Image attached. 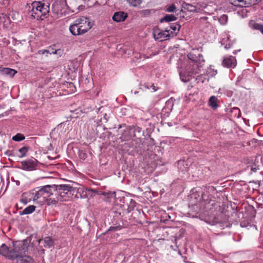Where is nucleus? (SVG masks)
<instances>
[{
    "label": "nucleus",
    "mask_w": 263,
    "mask_h": 263,
    "mask_svg": "<svg viewBox=\"0 0 263 263\" xmlns=\"http://www.w3.org/2000/svg\"><path fill=\"white\" fill-rule=\"evenodd\" d=\"M187 58L183 70L180 72V79L184 82L189 81L194 74L199 72V64L204 62L201 54L197 55L194 52L189 53Z\"/></svg>",
    "instance_id": "f257e3e1"
},
{
    "label": "nucleus",
    "mask_w": 263,
    "mask_h": 263,
    "mask_svg": "<svg viewBox=\"0 0 263 263\" xmlns=\"http://www.w3.org/2000/svg\"><path fill=\"white\" fill-rule=\"evenodd\" d=\"M28 243L27 239L13 242L12 247H8L4 243L0 247V254L10 259H18L28 251Z\"/></svg>",
    "instance_id": "f03ea898"
},
{
    "label": "nucleus",
    "mask_w": 263,
    "mask_h": 263,
    "mask_svg": "<svg viewBox=\"0 0 263 263\" xmlns=\"http://www.w3.org/2000/svg\"><path fill=\"white\" fill-rule=\"evenodd\" d=\"M26 8L31 16L36 20H44L47 17L49 12V5L40 1L27 4Z\"/></svg>",
    "instance_id": "7ed1b4c3"
},
{
    "label": "nucleus",
    "mask_w": 263,
    "mask_h": 263,
    "mask_svg": "<svg viewBox=\"0 0 263 263\" xmlns=\"http://www.w3.org/2000/svg\"><path fill=\"white\" fill-rule=\"evenodd\" d=\"M91 27L89 18L82 16L74 21L69 26V31L73 35H81L87 32Z\"/></svg>",
    "instance_id": "20e7f679"
},
{
    "label": "nucleus",
    "mask_w": 263,
    "mask_h": 263,
    "mask_svg": "<svg viewBox=\"0 0 263 263\" xmlns=\"http://www.w3.org/2000/svg\"><path fill=\"white\" fill-rule=\"evenodd\" d=\"M74 189L69 185H61L59 188L53 190L54 198L49 199L50 203L56 204L59 201H66L71 198Z\"/></svg>",
    "instance_id": "39448f33"
},
{
    "label": "nucleus",
    "mask_w": 263,
    "mask_h": 263,
    "mask_svg": "<svg viewBox=\"0 0 263 263\" xmlns=\"http://www.w3.org/2000/svg\"><path fill=\"white\" fill-rule=\"evenodd\" d=\"M54 188L50 185H46L40 189L35 193V195L33 198V200L41 199L40 202H47L48 205L54 204L50 203L49 199L54 198Z\"/></svg>",
    "instance_id": "423d86ee"
},
{
    "label": "nucleus",
    "mask_w": 263,
    "mask_h": 263,
    "mask_svg": "<svg viewBox=\"0 0 263 263\" xmlns=\"http://www.w3.org/2000/svg\"><path fill=\"white\" fill-rule=\"evenodd\" d=\"M153 34L155 39L159 41H162L167 37L174 36L173 31H171V30L168 28H166L165 30H161L158 28H155L153 30Z\"/></svg>",
    "instance_id": "0eeeda50"
},
{
    "label": "nucleus",
    "mask_w": 263,
    "mask_h": 263,
    "mask_svg": "<svg viewBox=\"0 0 263 263\" xmlns=\"http://www.w3.org/2000/svg\"><path fill=\"white\" fill-rule=\"evenodd\" d=\"M39 163V161L36 159L31 158L21 161V165L19 168L26 171H32L37 168Z\"/></svg>",
    "instance_id": "6e6552de"
},
{
    "label": "nucleus",
    "mask_w": 263,
    "mask_h": 263,
    "mask_svg": "<svg viewBox=\"0 0 263 263\" xmlns=\"http://www.w3.org/2000/svg\"><path fill=\"white\" fill-rule=\"evenodd\" d=\"M222 65L227 68H234L236 65V60L232 56L224 58Z\"/></svg>",
    "instance_id": "1a4fd4ad"
},
{
    "label": "nucleus",
    "mask_w": 263,
    "mask_h": 263,
    "mask_svg": "<svg viewBox=\"0 0 263 263\" xmlns=\"http://www.w3.org/2000/svg\"><path fill=\"white\" fill-rule=\"evenodd\" d=\"M127 17V13L122 11H119L115 13L112 18L115 22H120L124 21Z\"/></svg>",
    "instance_id": "9d476101"
},
{
    "label": "nucleus",
    "mask_w": 263,
    "mask_h": 263,
    "mask_svg": "<svg viewBox=\"0 0 263 263\" xmlns=\"http://www.w3.org/2000/svg\"><path fill=\"white\" fill-rule=\"evenodd\" d=\"M0 73L2 75L9 76L12 77L15 75L16 71L13 69L9 68H1Z\"/></svg>",
    "instance_id": "9b49d317"
},
{
    "label": "nucleus",
    "mask_w": 263,
    "mask_h": 263,
    "mask_svg": "<svg viewBox=\"0 0 263 263\" xmlns=\"http://www.w3.org/2000/svg\"><path fill=\"white\" fill-rule=\"evenodd\" d=\"M44 247L47 248H50L54 246V240L50 237L47 236L45 237L44 239Z\"/></svg>",
    "instance_id": "f8f14e48"
},
{
    "label": "nucleus",
    "mask_w": 263,
    "mask_h": 263,
    "mask_svg": "<svg viewBox=\"0 0 263 263\" xmlns=\"http://www.w3.org/2000/svg\"><path fill=\"white\" fill-rule=\"evenodd\" d=\"M250 26L253 29L258 30L263 34V25L251 21L249 23Z\"/></svg>",
    "instance_id": "ddd939ff"
},
{
    "label": "nucleus",
    "mask_w": 263,
    "mask_h": 263,
    "mask_svg": "<svg viewBox=\"0 0 263 263\" xmlns=\"http://www.w3.org/2000/svg\"><path fill=\"white\" fill-rule=\"evenodd\" d=\"M210 106L214 109L217 108V99L214 97L212 96L210 97L209 101Z\"/></svg>",
    "instance_id": "4468645a"
},
{
    "label": "nucleus",
    "mask_w": 263,
    "mask_h": 263,
    "mask_svg": "<svg viewBox=\"0 0 263 263\" xmlns=\"http://www.w3.org/2000/svg\"><path fill=\"white\" fill-rule=\"evenodd\" d=\"M36 207L34 205H31L27 207H26L25 209H24L22 212V214L23 215H27L30 214L33 212L35 211Z\"/></svg>",
    "instance_id": "2eb2a0df"
},
{
    "label": "nucleus",
    "mask_w": 263,
    "mask_h": 263,
    "mask_svg": "<svg viewBox=\"0 0 263 263\" xmlns=\"http://www.w3.org/2000/svg\"><path fill=\"white\" fill-rule=\"evenodd\" d=\"M177 17L174 14H166L161 19V22H171L176 20Z\"/></svg>",
    "instance_id": "dca6fc26"
},
{
    "label": "nucleus",
    "mask_w": 263,
    "mask_h": 263,
    "mask_svg": "<svg viewBox=\"0 0 263 263\" xmlns=\"http://www.w3.org/2000/svg\"><path fill=\"white\" fill-rule=\"evenodd\" d=\"M180 25L177 23H174L172 24L170 26V29L171 30V31H173V33H174V36L176 34V31H178L180 29Z\"/></svg>",
    "instance_id": "f3484780"
},
{
    "label": "nucleus",
    "mask_w": 263,
    "mask_h": 263,
    "mask_svg": "<svg viewBox=\"0 0 263 263\" xmlns=\"http://www.w3.org/2000/svg\"><path fill=\"white\" fill-rule=\"evenodd\" d=\"M185 8L190 12H198L200 10L199 8L189 4L185 5Z\"/></svg>",
    "instance_id": "a211bd4d"
},
{
    "label": "nucleus",
    "mask_w": 263,
    "mask_h": 263,
    "mask_svg": "<svg viewBox=\"0 0 263 263\" xmlns=\"http://www.w3.org/2000/svg\"><path fill=\"white\" fill-rule=\"evenodd\" d=\"M19 259H21L23 263H34V260L31 257L27 255H25V254L23 255V257L20 258Z\"/></svg>",
    "instance_id": "6ab92c4d"
},
{
    "label": "nucleus",
    "mask_w": 263,
    "mask_h": 263,
    "mask_svg": "<svg viewBox=\"0 0 263 263\" xmlns=\"http://www.w3.org/2000/svg\"><path fill=\"white\" fill-rule=\"evenodd\" d=\"M28 151V148L26 146H24L18 149V152L20 153V155L18 156L20 158H23L25 157L26 155L27 152Z\"/></svg>",
    "instance_id": "aec40b11"
},
{
    "label": "nucleus",
    "mask_w": 263,
    "mask_h": 263,
    "mask_svg": "<svg viewBox=\"0 0 263 263\" xmlns=\"http://www.w3.org/2000/svg\"><path fill=\"white\" fill-rule=\"evenodd\" d=\"M127 2L133 7H137L142 2L141 0H127Z\"/></svg>",
    "instance_id": "412c9836"
},
{
    "label": "nucleus",
    "mask_w": 263,
    "mask_h": 263,
    "mask_svg": "<svg viewBox=\"0 0 263 263\" xmlns=\"http://www.w3.org/2000/svg\"><path fill=\"white\" fill-rule=\"evenodd\" d=\"M12 139L15 141H21L25 139V137L21 134H17L16 135L13 136Z\"/></svg>",
    "instance_id": "4be33fe9"
},
{
    "label": "nucleus",
    "mask_w": 263,
    "mask_h": 263,
    "mask_svg": "<svg viewBox=\"0 0 263 263\" xmlns=\"http://www.w3.org/2000/svg\"><path fill=\"white\" fill-rule=\"evenodd\" d=\"M228 16L227 15H222L219 18V22L222 25H225L227 23L228 21Z\"/></svg>",
    "instance_id": "5701e85b"
},
{
    "label": "nucleus",
    "mask_w": 263,
    "mask_h": 263,
    "mask_svg": "<svg viewBox=\"0 0 263 263\" xmlns=\"http://www.w3.org/2000/svg\"><path fill=\"white\" fill-rule=\"evenodd\" d=\"M243 3L241 4L242 7H248L253 5V2L252 0H242Z\"/></svg>",
    "instance_id": "b1692460"
},
{
    "label": "nucleus",
    "mask_w": 263,
    "mask_h": 263,
    "mask_svg": "<svg viewBox=\"0 0 263 263\" xmlns=\"http://www.w3.org/2000/svg\"><path fill=\"white\" fill-rule=\"evenodd\" d=\"M230 3L235 6H240L241 4H242L243 1L242 0H229Z\"/></svg>",
    "instance_id": "393cba45"
},
{
    "label": "nucleus",
    "mask_w": 263,
    "mask_h": 263,
    "mask_svg": "<svg viewBox=\"0 0 263 263\" xmlns=\"http://www.w3.org/2000/svg\"><path fill=\"white\" fill-rule=\"evenodd\" d=\"M1 14H3L5 16V17H4V18H2V23L4 24V25H7L10 23V20L8 16L5 14V13H1Z\"/></svg>",
    "instance_id": "a878e982"
},
{
    "label": "nucleus",
    "mask_w": 263,
    "mask_h": 263,
    "mask_svg": "<svg viewBox=\"0 0 263 263\" xmlns=\"http://www.w3.org/2000/svg\"><path fill=\"white\" fill-rule=\"evenodd\" d=\"M176 8L175 5L174 4H172L167 8L166 11L168 12H172L175 11Z\"/></svg>",
    "instance_id": "bb28decb"
},
{
    "label": "nucleus",
    "mask_w": 263,
    "mask_h": 263,
    "mask_svg": "<svg viewBox=\"0 0 263 263\" xmlns=\"http://www.w3.org/2000/svg\"><path fill=\"white\" fill-rule=\"evenodd\" d=\"M150 87L151 88H152L153 90V91H156L157 90V88H156V87L155 86V85L152 84L150 85Z\"/></svg>",
    "instance_id": "cd10ccee"
},
{
    "label": "nucleus",
    "mask_w": 263,
    "mask_h": 263,
    "mask_svg": "<svg viewBox=\"0 0 263 263\" xmlns=\"http://www.w3.org/2000/svg\"><path fill=\"white\" fill-rule=\"evenodd\" d=\"M4 17H5V16L3 14H0V24L1 23H2V18H4Z\"/></svg>",
    "instance_id": "c85d7f7f"
},
{
    "label": "nucleus",
    "mask_w": 263,
    "mask_h": 263,
    "mask_svg": "<svg viewBox=\"0 0 263 263\" xmlns=\"http://www.w3.org/2000/svg\"><path fill=\"white\" fill-rule=\"evenodd\" d=\"M253 2V5L256 4L257 3L260 2L261 0H252Z\"/></svg>",
    "instance_id": "c756f323"
},
{
    "label": "nucleus",
    "mask_w": 263,
    "mask_h": 263,
    "mask_svg": "<svg viewBox=\"0 0 263 263\" xmlns=\"http://www.w3.org/2000/svg\"><path fill=\"white\" fill-rule=\"evenodd\" d=\"M108 118V117H107V115L106 114H105L104 115V119L105 120L106 122H107V120H108V118Z\"/></svg>",
    "instance_id": "7c9ffc66"
},
{
    "label": "nucleus",
    "mask_w": 263,
    "mask_h": 263,
    "mask_svg": "<svg viewBox=\"0 0 263 263\" xmlns=\"http://www.w3.org/2000/svg\"><path fill=\"white\" fill-rule=\"evenodd\" d=\"M59 51H60V50H56L54 51H52V53L53 54H56Z\"/></svg>",
    "instance_id": "2f4dec72"
},
{
    "label": "nucleus",
    "mask_w": 263,
    "mask_h": 263,
    "mask_svg": "<svg viewBox=\"0 0 263 263\" xmlns=\"http://www.w3.org/2000/svg\"><path fill=\"white\" fill-rule=\"evenodd\" d=\"M230 48V45L229 44V45H228H228H226L225 46V48H226V49H228V48Z\"/></svg>",
    "instance_id": "473e14b6"
},
{
    "label": "nucleus",
    "mask_w": 263,
    "mask_h": 263,
    "mask_svg": "<svg viewBox=\"0 0 263 263\" xmlns=\"http://www.w3.org/2000/svg\"><path fill=\"white\" fill-rule=\"evenodd\" d=\"M40 52H42V53H44V52H48L47 50H45L44 51H43L42 50H41Z\"/></svg>",
    "instance_id": "72a5a7b5"
},
{
    "label": "nucleus",
    "mask_w": 263,
    "mask_h": 263,
    "mask_svg": "<svg viewBox=\"0 0 263 263\" xmlns=\"http://www.w3.org/2000/svg\"><path fill=\"white\" fill-rule=\"evenodd\" d=\"M85 155V154H83V155H82V157H83V158H84Z\"/></svg>",
    "instance_id": "f704fd0d"
},
{
    "label": "nucleus",
    "mask_w": 263,
    "mask_h": 263,
    "mask_svg": "<svg viewBox=\"0 0 263 263\" xmlns=\"http://www.w3.org/2000/svg\"><path fill=\"white\" fill-rule=\"evenodd\" d=\"M85 155V154H83V155H82V157H83V158H84Z\"/></svg>",
    "instance_id": "c9c22d12"
},
{
    "label": "nucleus",
    "mask_w": 263,
    "mask_h": 263,
    "mask_svg": "<svg viewBox=\"0 0 263 263\" xmlns=\"http://www.w3.org/2000/svg\"><path fill=\"white\" fill-rule=\"evenodd\" d=\"M41 240H42L41 239H39V240H38L39 242L40 243V242H41Z\"/></svg>",
    "instance_id": "e433bc0d"
},
{
    "label": "nucleus",
    "mask_w": 263,
    "mask_h": 263,
    "mask_svg": "<svg viewBox=\"0 0 263 263\" xmlns=\"http://www.w3.org/2000/svg\"><path fill=\"white\" fill-rule=\"evenodd\" d=\"M146 88H147V89H149V87L148 86H146Z\"/></svg>",
    "instance_id": "4c0bfd02"
}]
</instances>
